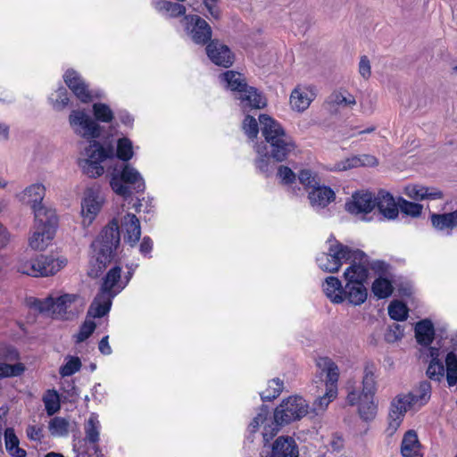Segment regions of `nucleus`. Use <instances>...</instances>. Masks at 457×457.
I'll return each mask as SVG.
<instances>
[{"label":"nucleus","instance_id":"aec40b11","mask_svg":"<svg viewBox=\"0 0 457 457\" xmlns=\"http://www.w3.org/2000/svg\"><path fill=\"white\" fill-rule=\"evenodd\" d=\"M270 457H299L295 439L290 436H278L273 443Z\"/></svg>","mask_w":457,"mask_h":457},{"label":"nucleus","instance_id":"f257e3e1","mask_svg":"<svg viewBox=\"0 0 457 457\" xmlns=\"http://www.w3.org/2000/svg\"><path fill=\"white\" fill-rule=\"evenodd\" d=\"M120 241L119 222L113 219L91 244L92 254L87 270L88 277L96 278L103 273L114 258Z\"/></svg>","mask_w":457,"mask_h":457},{"label":"nucleus","instance_id":"c9c22d12","mask_svg":"<svg viewBox=\"0 0 457 457\" xmlns=\"http://www.w3.org/2000/svg\"><path fill=\"white\" fill-rule=\"evenodd\" d=\"M222 78L227 83V87L232 91H237L239 94L248 86L243 74L234 71H227L222 73Z\"/></svg>","mask_w":457,"mask_h":457},{"label":"nucleus","instance_id":"bf43d9fd","mask_svg":"<svg viewBox=\"0 0 457 457\" xmlns=\"http://www.w3.org/2000/svg\"><path fill=\"white\" fill-rule=\"evenodd\" d=\"M269 413L270 411L268 406L262 404L259 410L257 416H255L252 422L250 423L249 431L251 433H254L259 428V427L262 424H264V422L267 420Z\"/></svg>","mask_w":457,"mask_h":457},{"label":"nucleus","instance_id":"f3484780","mask_svg":"<svg viewBox=\"0 0 457 457\" xmlns=\"http://www.w3.org/2000/svg\"><path fill=\"white\" fill-rule=\"evenodd\" d=\"M63 78L68 87L82 103H89L92 101L93 97L88 90L87 85L77 71L68 70Z\"/></svg>","mask_w":457,"mask_h":457},{"label":"nucleus","instance_id":"7c9ffc66","mask_svg":"<svg viewBox=\"0 0 457 457\" xmlns=\"http://www.w3.org/2000/svg\"><path fill=\"white\" fill-rule=\"evenodd\" d=\"M242 103H245V105L255 108L262 109L266 105V101L262 97V96L257 92V89L247 86L245 90L244 89L238 97Z\"/></svg>","mask_w":457,"mask_h":457},{"label":"nucleus","instance_id":"603ef678","mask_svg":"<svg viewBox=\"0 0 457 457\" xmlns=\"http://www.w3.org/2000/svg\"><path fill=\"white\" fill-rule=\"evenodd\" d=\"M117 157L124 162L130 160L133 156L132 142L127 138L122 137L117 143Z\"/></svg>","mask_w":457,"mask_h":457},{"label":"nucleus","instance_id":"37998d69","mask_svg":"<svg viewBox=\"0 0 457 457\" xmlns=\"http://www.w3.org/2000/svg\"><path fill=\"white\" fill-rule=\"evenodd\" d=\"M69 421L62 417H54L49 421V431L54 436H65L69 433Z\"/></svg>","mask_w":457,"mask_h":457},{"label":"nucleus","instance_id":"a19ab883","mask_svg":"<svg viewBox=\"0 0 457 457\" xmlns=\"http://www.w3.org/2000/svg\"><path fill=\"white\" fill-rule=\"evenodd\" d=\"M398 211L400 210L403 213L417 218L420 216L423 206L417 203H412L405 200L403 197H399L395 202Z\"/></svg>","mask_w":457,"mask_h":457},{"label":"nucleus","instance_id":"1a4fd4ad","mask_svg":"<svg viewBox=\"0 0 457 457\" xmlns=\"http://www.w3.org/2000/svg\"><path fill=\"white\" fill-rule=\"evenodd\" d=\"M112 189L124 200L132 195L131 188L136 193H142L145 189V181L140 173L129 164H125L120 176L114 175L110 182Z\"/></svg>","mask_w":457,"mask_h":457},{"label":"nucleus","instance_id":"8fccbe9b","mask_svg":"<svg viewBox=\"0 0 457 457\" xmlns=\"http://www.w3.org/2000/svg\"><path fill=\"white\" fill-rule=\"evenodd\" d=\"M328 104L334 105L352 106L356 104V101L351 94L347 92H333L328 97Z\"/></svg>","mask_w":457,"mask_h":457},{"label":"nucleus","instance_id":"6ab92c4d","mask_svg":"<svg viewBox=\"0 0 457 457\" xmlns=\"http://www.w3.org/2000/svg\"><path fill=\"white\" fill-rule=\"evenodd\" d=\"M121 228L125 231L124 240L134 246L140 239L141 227L135 214L127 213L121 218Z\"/></svg>","mask_w":457,"mask_h":457},{"label":"nucleus","instance_id":"7ed1b4c3","mask_svg":"<svg viewBox=\"0 0 457 457\" xmlns=\"http://www.w3.org/2000/svg\"><path fill=\"white\" fill-rule=\"evenodd\" d=\"M261 131L267 143V153L275 162L285 161L295 148L291 137L286 134L282 126L267 114L259 116Z\"/></svg>","mask_w":457,"mask_h":457},{"label":"nucleus","instance_id":"0eeeda50","mask_svg":"<svg viewBox=\"0 0 457 457\" xmlns=\"http://www.w3.org/2000/svg\"><path fill=\"white\" fill-rule=\"evenodd\" d=\"M346 281L344 287V301L348 300L353 305H361L368 296L367 288L364 286L369 272L363 265H350L344 272Z\"/></svg>","mask_w":457,"mask_h":457},{"label":"nucleus","instance_id":"bb28decb","mask_svg":"<svg viewBox=\"0 0 457 457\" xmlns=\"http://www.w3.org/2000/svg\"><path fill=\"white\" fill-rule=\"evenodd\" d=\"M344 287L341 281L336 277H328L323 284V290L328 298L334 303L344 302Z\"/></svg>","mask_w":457,"mask_h":457},{"label":"nucleus","instance_id":"0e129e2a","mask_svg":"<svg viewBox=\"0 0 457 457\" xmlns=\"http://www.w3.org/2000/svg\"><path fill=\"white\" fill-rule=\"evenodd\" d=\"M298 179L301 184L307 187H313L318 185L316 177L312 174L310 170H302L298 175Z\"/></svg>","mask_w":457,"mask_h":457},{"label":"nucleus","instance_id":"c85d7f7f","mask_svg":"<svg viewBox=\"0 0 457 457\" xmlns=\"http://www.w3.org/2000/svg\"><path fill=\"white\" fill-rule=\"evenodd\" d=\"M46 187L39 183L30 185L26 187L21 195V201L30 207H35L36 204H43L42 201L45 197Z\"/></svg>","mask_w":457,"mask_h":457},{"label":"nucleus","instance_id":"6e6d98bb","mask_svg":"<svg viewBox=\"0 0 457 457\" xmlns=\"http://www.w3.org/2000/svg\"><path fill=\"white\" fill-rule=\"evenodd\" d=\"M81 368V361L79 357H70L67 362L60 368L62 377H69L79 371Z\"/></svg>","mask_w":457,"mask_h":457},{"label":"nucleus","instance_id":"052dcab7","mask_svg":"<svg viewBox=\"0 0 457 457\" xmlns=\"http://www.w3.org/2000/svg\"><path fill=\"white\" fill-rule=\"evenodd\" d=\"M243 129L249 138H255L259 132L257 120L253 116L246 115L243 121Z\"/></svg>","mask_w":457,"mask_h":457},{"label":"nucleus","instance_id":"2eb2a0df","mask_svg":"<svg viewBox=\"0 0 457 457\" xmlns=\"http://www.w3.org/2000/svg\"><path fill=\"white\" fill-rule=\"evenodd\" d=\"M209 59L216 65L224 68L232 66L235 56L230 48L218 39H213L206 46Z\"/></svg>","mask_w":457,"mask_h":457},{"label":"nucleus","instance_id":"a211bd4d","mask_svg":"<svg viewBox=\"0 0 457 457\" xmlns=\"http://www.w3.org/2000/svg\"><path fill=\"white\" fill-rule=\"evenodd\" d=\"M373 398H365L353 389L348 393L346 401L352 406L359 403V414L362 420L368 421L371 420L376 415L377 406Z\"/></svg>","mask_w":457,"mask_h":457},{"label":"nucleus","instance_id":"dca6fc26","mask_svg":"<svg viewBox=\"0 0 457 457\" xmlns=\"http://www.w3.org/2000/svg\"><path fill=\"white\" fill-rule=\"evenodd\" d=\"M102 204L103 197L100 195L99 189L96 187L87 188L81 203L82 215L91 222L99 212Z\"/></svg>","mask_w":457,"mask_h":457},{"label":"nucleus","instance_id":"3c124183","mask_svg":"<svg viewBox=\"0 0 457 457\" xmlns=\"http://www.w3.org/2000/svg\"><path fill=\"white\" fill-rule=\"evenodd\" d=\"M366 262L363 263H356V265H363L364 269L369 271V269L372 270L375 273L378 274L380 277L383 275H386L389 270V264L383 261H370L369 256L366 254Z\"/></svg>","mask_w":457,"mask_h":457},{"label":"nucleus","instance_id":"473e14b6","mask_svg":"<svg viewBox=\"0 0 457 457\" xmlns=\"http://www.w3.org/2000/svg\"><path fill=\"white\" fill-rule=\"evenodd\" d=\"M431 223L438 230L453 228L457 226V210L449 213L431 214Z\"/></svg>","mask_w":457,"mask_h":457},{"label":"nucleus","instance_id":"58836bf2","mask_svg":"<svg viewBox=\"0 0 457 457\" xmlns=\"http://www.w3.org/2000/svg\"><path fill=\"white\" fill-rule=\"evenodd\" d=\"M46 228L40 229L37 227L35 228L32 236L29 237V245L32 249L43 251L47 247L54 236H52L50 238H46Z\"/></svg>","mask_w":457,"mask_h":457},{"label":"nucleus","instance_id":"a878e982","mask_svg":"<svg viewBox=\"0 0 457 457\" xmlns=\"http://www.w3.org/2000/svg\"><path fill=\"white\" fill-rule=\"evenodd\" d=\"M404 193L408 197L416 201L443 198L441 191L426 187L408 186L405 187Z\"/></svg>","mask_w":457,"mask_h":457},{"label":"nucleus","instance_id":"49530a36","mask_svg":"<svg viewBox=\"0 0 457 457\" xmlns=\"http://www.w3.org/2000/svg\"><path fill=\"white\" fill-rule=\"evenodd\" d=\"M43 401L47 415L52 416L60 410V398L55 390H48Z\"/></svg>","mask_w":457,"mask_h":457},{"label":"nucleus","instance_id":"cd10ccee","mask_svg":"<svg viewBox=\"0 0 457 457\" xmlns=\"http://www.w3.org/2000/svg\"><path fill=\"white\" fill-rule=\"evenodd\" d=\"M434 325L429 320H422L415 325V337L417 342L424 346L429 345L434 339Z\"/></svg>","mask_w":457,"mask_h":457},{"label":"nucleus","instance_id":"5fc2aeb1","mask_svg":"<svg viewBox=\"0 0 457 457\" xmlns=\"http://www.w3.org/2000/svg\"><path fill=\"white\" fill-rule=\"evenodd\" d=\"M83 171L89 178H96L104 173V167L101 162L95 160H84Z\"/></svg>","mask_w":457,"mask_h":457},{"label":"nucleus","instance_id":"79ce46f5","mask_svg":"<svg viewBox=\"0 0 457 457\" xmlns=\"http://www.w3.org/2000/svg\"><path fill=\"white\" fill-rule=\"evenodd\" d=\"M377 162L376 159L370 155H363L362 157H353L347 159L343 162L337 164V168L339 170H345L353 167L361 165H374Z\"/></svg>","mask_w":457,"mask_h":457},{"label":"nucleus","instance_id":"13d9d810","mask_svg":"<svg viewBox=\"0 0 457 457\" xmlns=\"http://www.w3.org/2000/svg\"><path fill=\"white\" fill-rule=\"evenodd\" d=\"M96 323L91 320H86L81 325L79 332L76 335V342L81 343L87 339L96 329Z\"/></svg>","mask_w":457,"mask_h":457},{"label":"nucleus","instance_id":"4c0bfd02","mask_svg":"<svg viewBox=\"0 0 457 457\" xmlns=\"http://www.w3.org/2000/svg\"><path fill=\"white\" fill-rule=\"evenodd\" d=\"M413 397V402L419 407L425 405L431 395V385L428 381H421L417 390L409 393Z\"/></svg>","mask_w":457,"mask_h":457},{"label":"nucleus","instance_id":"b1692460","mask_svg":"<svg viewBox=\"0 0 457 457\" xmlns=\"http://www.w3.org/2000/svg\"><path fill=\"white\" fill-rule=\"evenodd\" d=\"M401 453L403 457H422L421 445L416 431L408 430L402 440Z\"/></svg>","mask_w":457,"mask_h":457},{"label":"nucleus","instance_id":"72a5a7b5","mask_svg":"<svg viewBox=\"0 0 457 457\" xmlns=\"http://www.w3.org/2000/svg\"><path fill=\"white\" fill-rule=\"evenodd\" d=\"M100 428L101 426L97 415L96 413H92L84 425V430L85 440L93 444V446L97 445L96 443L99 441Z\"/></svg>","mask_w":457,"mask_h":457},{"label":"nucleus","instance_id":"6e6552de","mask_svg":"<svg viewBox=\"0 0 457 457\" xmlns=\"http://www.w3.org/2000/svg\"><path fill=\"white\" fill-rule=\"evenodd\" d=\"M67 263L65 258H54L53 255H38L29 260L21 259L17 270L31 277H47L55 274Z\"/></svg>","mask_w":457,"mask_h":457},{"label":"nucleus","instance_id":"c756f323","mask_svg":"<svg viewBox=\"0 0 457 457\" xmlns=\"http://www.w3.org/2000/svg\"><path fill=\"white\" fill-rule=\"evenodd\" d=\"M375 367L373 364L368 363L364 368V375L362 378V390L360 395L365 398L374 397L377 391V381L374 374Z\"/></svg>","mask_w":457,"mask_h":457},{"label":"nucleus","instance_id":"393cba45","mask_svg":"<svg viewBox=\"0 0 457 457\" xmlns=\"http://www.w3.org/2000/svg\"><path fill=\"white\" fill-rule=\"evenodd\" d=\"M315 93L309 87H295L290 96V104L293 109L303 112L306 110L313 100Z\"/></svg>","mask_w":457,"mask_h":457},{"label":"nucleus","instance_id":"c03bdc74","mask_svg":"<svg viewBox=\"0 0 457 457\" xmlns=\"http://www.w3.org/2000/svg\"><path fill=\"white\" fill-rule=\"evenodd\" d=\"M445 366L447 383L453 386L457 383V356L453 352L447 353Z\"/></svg>","mask_w":457,"mask_h":457},{"label":"nucleus","instance_id":"ea45409f","mask_svg":"<svg viewBox=\"0 0 457 457\" xmlns=\"http://www.w3.org/2000/svg\"><path fill=\"white\" fill-rule=\"evenodd\" d=\"M371 290L375 296L383 299L391 295L393 293V286L387 278L379 277L374 280Z\"/></svg>","mask_w":457,"mask_h":457},{"label":"nucleus","instance_id":"e2e57ef3","mask_svg":"<svg viewBox=\"0 0 457 457\" xmlns=\"http://www.w3.org/2000/svg\"><path fill=\"white\" fill-rule=\"evenodd\" d=\"M52 100L54 101V109H63L69 103L67 90L64 87H60L55 93V98L52 97Z\"/></svg>","mask_w":457,"mask_h":457},{"label":"nucleus","instance_id":"69168bd1","mask_svg":"<svg viewBox=\"0 0 457 457\" xmlns=\"http://www.w3.org/2000/svg\"><path fill=\"white\" fill-rule=\"evenodd\" d=\"M278 176L281 179L282 182L285 184H291L296 179L295 172L290 168L284 166V165H281L278 167Z\"/></svg>","mask_w":457,"mask_h":457},{"label":"nucleus","instance_id":"2f4dec72","mask_svg":"<svg viewBox=\"0 0 457 457\" xmlns=\"http://www.w3.org/2000/svg\"><path fill=\"white\" fill-rule=\"evenodd\" d=\"M155 9L166 17H178L185 14L186 7L179 3L160 0L154 2Z\"/></svg>","mask_w":457,"mask_h":457},{"label":"nucleus","instance_id":"338daca9","mask_svg":"<svg viewBox=\"0 0 457 457\" xmlns=\"http://www.w3.org/2000/svg\"><path fill=\"white\" fill-rule=\"evenodd\" d=\"M359 72L364 79H369L371 74L370 60L366 55L361 57L359 62Z\"/></svg>","mask_w":457,"mask_h":457},{"label":"nucleus","instance_id":"a18cd8bd","mask_svg":"<svg viewBox=\"0 0 457 457\" xmlns=\"http://www.w3.org/2000/svg\"><path fill=\"white\" fill-rule=\"evenodd\" d=\"M388 314L392 320L403 321L408 318V308L405 303L394 301L388 306Z\"/></svg>","mask_w":457,"mask_h":457},{"label":"nucleus","instance_id":"5701e85b","mask_svg":"<svg viewBox=\"0 0 457 457\" xmlns=\"http://www.w3.org/2000/svg\"><path fill=\"white\" fill-rule=\"evenodd\" d=\"M120 274V267L115 266L112 268L103 278L99 292L105 295H113V297H115L117 294L120 293V290L124 287L119 286Z\"/></svg>","mask_w":457,"mask_h":457},{"label":"nucleus","instance_id":"4468645a","mask_svg":"<svg viewBox=\"0 0 457 457\" xmlns=\"http://www.w3.org/2000/svg\"><path fill=\"white\" fill-rule=\"evenodd\" d=\"M35 216V228L40 229H46V238L54 236L57 227V216L55 211L50 207L46 206L44 204H36L32 207Z\"/></svg>","mask_w":457,"mask_h":457},{"label":"nucleus","instance_id":"4d7b16f0","mask_svg":"<svg viewBox=\"0 0 457 457\" xmlns=\"http://www.w3.org/2000/svg\"><path fill=\"white\" fill-rule=\"evenodd\" d=\"M426 373L430 379L440 380L444 376L445 367L438 360L433 359L430 361Z\"/></svg>","mask_w":457,"mask_h":457},{"label":"nucleus","instance_id":"f8f14e48","mask_svg":"<svg viewBox=\"0 0 457 457\" xmlns=\"http://www.w3.org/2000/svg\"><path fill=\"white\" fill-rule=\"evenodd\" d=\"M415 406L413 397L409 394L399 395L391 402L386 428L388 436H393L396 432L407 411Z\"/></svg>","mask_w":457,"mask_h":457},{"label":"nucleus","instance_id":"f03ea898","mask_svg":"<svg viewBox=\"0 0 457 457\" xmlns=\"http://www.w3.org/2000/svg\"><path fill=\"white\" fill-rule=\"evenodd\" d=\"M376 207L386 219L394 220L398 216L395 200L384 190H380L376 196L368 191L355 192L351 200L345 203V210L354 215L370 213Z\"/></svg>","mask_w":457,"mask_h":457},{"label":"nucleus","instance_id":"20e7f679","mask_svg":"<svg viewBox=\"0 0 457 457\" xmlns=\"http://www.w3.org/2000/svg\"><path fill=\"white\" fill-rule=\"evenodd\" d=\"M93 113L96 120L84 110H73L69 116V122L74 132L87 140H93L101 136L102 127L96 121L109 123L114 119L112 109L103 103L93 104Z\"/></svg>","mask_w":457,"mask_h":457},{"label":"nucleus","instance_id":"412c9836","mask_svg":"<svg viewBox=\"0 0 457 457\" xmlns=\"http://www.w3.org/2000/svg\"><path fill=\"white\" fill-rule=\"evenodd\" d=\"M113 298V295L98 292L88 308L87 316L92 318L105 316L111 310Z\"/></svg>","mask_w":457,"mask_h":457},{"label":"nucleus","instance_id":"de8ad7c7","mask_svg":"<svg viewBox=\"0 0 457 457\" xmlns=\"http://www.w3.org/2000/svg\"><path fill=\"white\" fill-rule=\"evenodd\" d=\"M256 152L259 154V158L255 162L256 168L262 173L269 174L271 172L272 167L270 163V159H271V157H270L269 153H267V147L258 145Z\"/></svg>","mask_w":457,"mask_h":457},{"label":"nucleus","instance_id":"423d86ee","mask_svg":"<svg viewBox=\"0 0 457 457\" xmlns=\"http://www.w3.org/2000/svg\"><path fill=\"white\" fill-rule=\"evenodd\" d=\"M320 370L319 379L314 383H320L325 386V393L320 395L313 403V411L318 415L324 411L329 403L337 397V382L339 378V371L337 364L328 357H320L316 361Z\"/></svg>","mask_w":457,"mask_h":457},{"label":"nucleus","instance_id":"39448f33","mask_svg":"<svg viewBox=\"0 0 457 457\" xmlns=\"http://www.w3.org/2000/svg\"><path fill=\"white\" fill-rule=\"evenodd\" d=\"M328 249L327 253H321L316 261L319 267L328 272H337L343 262H350V265L363 263L366 262V253L359 249L353 250L347 245H343L335 237H331L328 240Z\"/></svg>","mask_w":457,"mask_h":457},{"label":"nucleus","instance_id":"9b49d317","mask_svg":"<svg viewBox=\"0 0 457 457\" xmlns=\"http://www.w3.org/2000/svg\"><path fill=\"white\" fill-rule=\"evenodd\" d=\"M75 295L66 294L57 298L47 297L44 301L36 300L34 306L40 312H51L56 319L68 320L69 308L76 300Z\"/></svg>","mask_w":457,"mask_h":457},{"label":"nucleus","instance_id":"f704fd0d","mask_svg":"<svg viewBox=\"0 0 457 457\" xmlns=\"http://www.w3.org/2000/svg\"><path fill=\"white\" fill-rule=\"evenodd\" d=\"M86 154L87 156L86 160H95L102 162L105 159L113 156V148L108 147L106 149L103 147L100 143L93 141L89 146L86 148Z\"/></svg>","mask_w":457,"mask_h":457},{"label":"nucleus","instance_id":"4be33fe9","mask_svg":"<svg viewBox=\"0 0 457 457\" xmlns=\"http://www.w3.org/2000/svg\"><path fill=\"white\" fill-rule=\"evenodd\" d=\"M309 199L312 207L324 208L334 201L335 193L330 187L318 184L309 192Z\"/></svg>","mask_w":457,"mask_h":457},{"label":"nucleus","instance_id":"09e8293b","mask_svg":"<svg viewBox=\"0 0 457 457\" xmlns=\"http://www.w3.org/2000/svg\"><path fill=\"white\" fill-rule=\"evenodd\" d=\"M283 390V381L279 378H274L270 381L269 387L266 391L260 394L263 402L271 401L277 398Z\"/></svg>","mask_w":457,"mask_h":457},{"label":"nucleus","instance_id":"680f3d73","mask_svg":"<svg viewBox=\"0 0 457 457\" xmlns=\"http://www.w3.org/2000/svg\"><path fill=\"white\" fill-rule=\"evenodd\" d=\"M404 335V328L400 324L394 323L389 326L385 334V339L388 343H395L400 340Z\"/></svg>","mask_w":457,"mask_h":457},{"label":"nucleus","instance_id":"864d4df0","mask_svg":"<svg viewBox=\"0 0 457 457\" xmlns=\"http://www.w3.org/2000/svg\"><path fill=\"white\" fill-rule=\"evenodd\" d=\"M24 370V365L21 362L15 364L0 362V378L20 376L23 373Z\"/></svg>","mask_w":457,"mask_h":457},{"label":"nucleus","instance_id":"9d476101","mask_svg":"<svg viewBox=\"0 0 457 457\" xmlns=\"http://www.w3.org/2000/svg\"><path fill=\"white\" fill-rule=\"evenodd\" d=\"M308 408L306 400L302 396H289L275 409L274 421L277 426H283L299 420L308 413Z\"/></svg>","mask_w":457,"mask_h":457},{"label":"nucleus","instance_id":"e433bc0d","mask_svg":"<svg viewBox=\"0 0 457 457\" xmlns=\"http://www.w3.org/2000/svg\"><path fill=\"white\" fill-rule=\"evenodd\" d=\"M5 448L12 457H26V451L19 446V439L12 428H6L4 432Z\"/></svg>","mask_w":457,"mask_h":457},{"label":"nucleus","instance_id":"774afa93","mask_svg":"<svg viewBox=\"0 0 457 457\" xmlns=\"http://www.w3.org/2000/svg\"><path fill=\"white\" fill-rule=\"evenodd\" d=\"M219 0H204V4L214 19H219L220 11L218 6Z\"/></svg>","mask_w":457,"mask_h":457},{"label":"nucleus","instance_id":"ddd939ff","mask_svg":"<svg viewBox=\"0 0 457 457\" xmlns=\"http://www.w3.org/2000/svg\"><path fill=\"white\" fill-rule=\"evenodd\" d=\"M187 29L192 40L198 45H205L212 38V28L207 21L198 15L185 16Z\"/></svg>","mask_w":457,"mask_h":457}]
</instances>
